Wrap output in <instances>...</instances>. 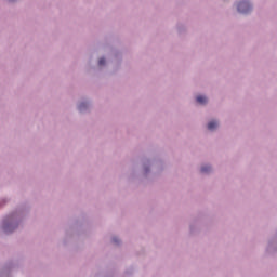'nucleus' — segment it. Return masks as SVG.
Listing matches in <instances>:
<instances>
[{
  "mask_svg": "<svg viewBox=\"0 0 277 277\" xmlns=\"http://www.w3.org/2000/svg\"><path fill=\"white\" fill-rule=\"evenodd\" d=\"M250 10H252L250 2H248V1L239 2L238 12H240V14H248V12H250Z\"/></svg>",
  "mask_w": 277,
  "mask_h": 277,
  "instance_id": "nucleus-1",
  "label": "nucleus"
},
{
  "mask_svg": "<svg viewBox=\"0 0 277 277\" xmlns=\"http://www.w3.org/2000/svg\"><path fill=\"white\" fill-rule=\"evenodd\" d=\"M197 103H199L200 105H205L207 104V97L205 95H199L196 97Z\"/></svg>",
  "mask_w": 277,
  "mask_h": 277,
  "instance_id": "nucleus-2",
  "label": "nucleus"
},
{
  "mask_svg": "<svg viewBox=\"0 0 277 277\" xmlns=\"http://www.w3.org/2000/svg\"><path fill=\"white\" fill-rule=\"evenodd\" d=\"M217 126H219L217 121H210L208 123V129L209 131H214V129H217Z\"/></svg>",
  "mask_w": 277,
  "mask_h": 277,
  "instance_id": "nucleus-3",
  "label": "nucleus"
},
{
  "mask_svg": "<svg viewBox=\"0 0 277 277\" xmlns=\"http://www.w3.org/2000/svg\"><path fill=\"white\" fill-rule=\"evenodd\" d=\"M201 172H202L203 174H206L207 172H211V167H210V166L202 167V168H201Z\"/></svg>",
  "mask_w": 277,
  "mask_h": 277,
  "instance_id": "nucleus-4",
  "label": "nucleus"
},
{
  "mask_svg": "<svg viewBox=\"0 0 277 277\" xmlns=\"http://www.w3.org/2000/svg\"><path fill=\"white\" fill-rule=\"evenodd\" d=\"M84 107H88V104L81 103V104L79 105V110H80V111H83Z\"/></svg>",
  "mask_w": 277,
  "mask_h": 277,
  "instance_id": "nucleus-5",
  "label": "nucleus"
},
{
  "mask_svg": "<svg viewBox=\"0 0 277 277\" xmlns=\"http://www.w3.org/2000/svg\"><path fill=\"white\" fill-rule=\"evenodd\" d=\"M98 65L100 66H105V58H100Z\"/></svg>",
  "mask_w": 277,
  "mask_h": 277,
  "instance_id": "nucleus-6",
  "label": "nucleus"
},
{
  "mask_svg": "<svg viewBox=\"0 0 277 277\" xmlns=\"http://www.w3.org/2000/svg\"><path fill=\"white\" fill-rule=\"evenodd\" d=\"M4 232L10 233V226L9 225H4Z\"/></svg>",
  "mask_w": 277,
  "mask_h": 277,
  "instance_id": "nucleus-7",
  "label": "nucleus"
},
{
  "mask_svg": "<svg viewBox=\"0 0 277 277\" xmlns=\"http://www.w3.org/2000/svg\"><path fill=\"white\" fill-rule=\"evenodd\" d=\"M113 241H114L115 243H118V239H116V238H114Z\"/></svg>",
  "mask_w": 277,
  "mask_h": 277,
  "instance_id": "nucleus-8",
  "label": "nucleus"
}]
</instances>
